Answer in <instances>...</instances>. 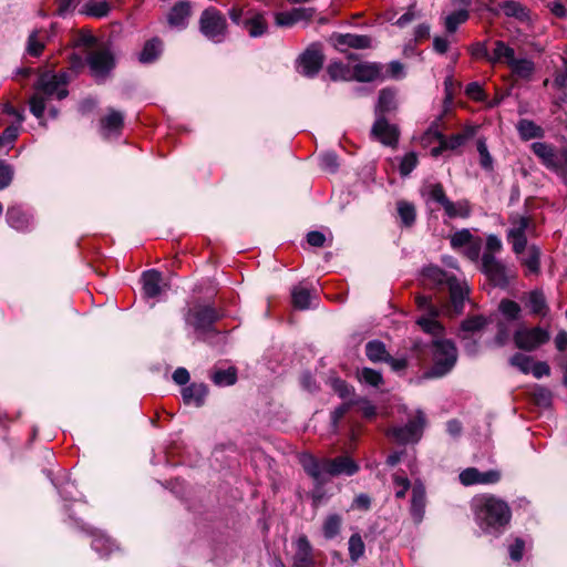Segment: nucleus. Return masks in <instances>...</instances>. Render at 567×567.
Masks as SVG:
<instances>
[{
  "label": "nucleus",
  "mask_w": 567,
  "mask_h": 567,
  "mask_svg": "<svg viewBox=\"0 0 567 567\" xmlns=\"http://www.w3.org/2000/svg\"><path fill=\"white\" fill-rule=\"evenodd\" d=\"M425 504V493L422 486H414L412 494L411 513L417 520L422 518Z\"/></svg>",
  "instance_id": "nucleus-40"
},
{
  "label": "nucleus",
  "mask_w": 567,
  "mask_h": 567,
  "mask_svg": "<svg viewBox=\"0 0 567 567\" xmlns=\"http://www.w3.org/2000/svg\"><path fill=\"white\" fill-rule=\"evenodd\" d=\"M315 10L312 8H293L289 11L277 12L275 14L276 25L289 28L300 21H309L312 19Z\"/></svg>",
  "instance_id": "nucleus-17"
},
{
  "label": "nucleus",
  "mask_w": 567,
  "mask_h": 567,
  "mask_svg": "<svg viewBox=\"0 0 567 567\" xmlns=\"http://www.w3.org/2000/svg\"><path fill=\"white\" fill-rule=\"evenodd\" d=\"M243 25L252 38L265 34L268 29L266 16L260 12H249L243 21Z\"/></svg>",
  "instance_id": "nucleus-25"
},
{
  "label": "nucleus",
  "mask_w": 567,
  "mask_h": 567,
  "mask_svg": "<svg viewBox=\"0 0 567 567\" xmlns=\"http://www.w3.org/2000/svg\"><path fill=\"white\" fill-rule=\"evenodd\" d=\"M457 360V351L449 340L433 341V367L429 377H443L452 370Z\"/></svg>",
  "instance_id": "nucleus-6"
},
{
  "label": "nucleus",
  "mask_w": 567,
  "mask_h": 567,
  "mask_svg": "<svg viewBox=\"0 0 567 567\" xmlns=\"http://www.w3.org/2000/svg\"><path fill=\"white\" fill-rule=\"evenodd\" d=\"M430 197L434 202L439 203L442 207H444L446 202H449V198L446 197L444 189L440 184L430 186Z\"/></svg>",
  "instance_id": "nucleus-61"
},
{
  "label": "nucleus",
  "mask_w": 567,
  "mask_h": 567,
  "mask_svg": "<svg viewBox=\"0 0 567 567\" xmlns=\"http://www.w3.org/2000/svg\"><path fill=\"white\" fill-rule=\"evenodd\" d=\"M7 223L16 230H28L32 224V217L19 206H11L7 210Z\"/></svg>",
  "instance_id": "nucleus-23"
},
{
  "label": "nucleus",
  "mask_w": 567,
  "mask_h": 567,
  "mask_svg": "<svg viewBox=\"0 0 567 567\" xmlns=\"http://www.w3.org/2000/svg\"><path fill=\"white\" fill-rule=\"evenodd\" d=\"M48 38V32L45 30H35L32 32L28 40V53L38 56L43 48H44V41Z\"/></svg>",
  "instance_id": "nucleus-36"
},
{
  "label": "nucleus",
  "mask_w": 567,
  "mask_h": 567,
  "mask_svg": "<svg viewBox=\"0 0 567 567\" xmlns=\"http://www.w3.org/2000/svg\"><path fill=\"white\" fill-rule=\"evenodd\" d=\"M477 151L480 154V163L481 166L485 169H492L493 167V159L492 156L487 150L486 143L484 141L477 142Z\"/></svg>",
  "instance_id": "nucleus-55"
},
{
  "label": "nucleus",
  "mask_w": 567,
  "mask_h": 567,
  "mask_svg": "<svg viewBox=\"0 0 567 567\" xmlns=\"http://www.w3.org/2000/svg\"><path fill=\"white\" fill-rule=\"evenodd\" d=\"M472 509L480 528L489 535L498 536L511 522L508 504L493 495H482L473 499Z\"/></svg>",
  "instance_id": "nucleus-2"
},
{
  "label": "nucleus",
  "mask_w": 567,
  "mask_h": 567,
  "mask_svg": "<svg viewBox=\"0 0 567 567\" xmlns=\"http://www.w3.org/2000/svg\"><path fill=\"white\" fill-rule=\"evenodd\" d=\"M421 284L424 288L430 289L447 288L450 292L451 306L443 309H439L433 305L430 297L417 296L415 298L417 308L424 311V315L417 319V324L426 333L436 337L443 332V327L436 318L441 311H446L450 316L462 312L465 299L468 295V288L465 280L450 277L436 266H429L422 270Z\"/></svg>",
  "instance_id": "nucleus-1"
},
{
  "label": "nucleus",
  "mask_w": 567,
  "mask_h": 567,
  "mask_svg": "<svg viewBox=\"0 0 567 567\" xmlns=\"http://www.w3.org/2000/svg\"><path fill=\"white\" fill-rule=\"evenodd\" d=\"M396 109V93L391 89H383L379 93L375 106V116H384L385 113Z\"/></svg>",
  "instance_id": "nucleus-29"
},
{
  "label": "nucleus",
  "mask_w": 567,
  "mask_h": 567,
  "mask_svg": "<svg viewBox=\"0 0 567 567\" xmlns=\"http://www.w3.org/2000/svg\"><path fill=\"white\" fill-rule=\"evenodd\" d=\"M123 127V115L122 113L111 110L102 120H101V134L105 138H110L112 136H117Z\"/></svg>",
  "instance_id": "nucleus-22"
},
{
  "label": "nucleus",
  "mask_w": 567,
  "mask_h": 567,
  "mask_svg": "<svg viewBox=\"0 0 567 567\" xmlns=\"http://www.w3.org/2000/svg\"><path fill=\"white\" fill-rule=\"evenodd\" d=\"M533 395L538 405L548 406L551 402V393L545 388L535 389Z\"/></svg>",
  "instance_id": "nucleus-63"
},
{
  "label": "nucleus",
  "mask_w": 567,
  "mask_h": 567,
  "mask_svg": "<svg viewBox=\"0 0 567 567\" xmlns=\"http://www.w3.org/2000/svg\"><path fill=\"white\" fill-rule=\"evenodd\" d=\"M348 549L352 561H358L363 556L365 546L360 534H353L350 536Z\"/></svg>",
  "instance_id": "nucleus-41"
},
{
  "label": "nucleus",
  "mask_w": 567,
  "mask_h": 567,
  "mask_svg": "<svg viewBox=\"0 0 567 567\" xmlns=\"http://www.w3.org/2000/svg\"><path fill=\"white\" fill-rule=\"evenodd\" d=\"M516 128L522 140L528 141L533 138H540L544 136V130L535 122L523 118L518 121Z\"/></svg>",
  "instance_id": "nucleus-30"
},
{
  "label": "nucleus",
  "mask_w": 567,
  "mask_h": 567,
  "mask_svg": "<svg viewBox=\"0 0 567 567\" xmlns=\"http://www.w3.org/2000/svg\"><path fill=\"white\" fill-rule=\"evenodd\" d=\"M417 165V156L415 153L410 152L405 154L400 161V174L408 176Z\"/></svg>",
  "instance_id": "nucleus-51"
},
{
  "label": "nucleus",
  "mask_w": 567,
  "mask_h": 567,
  "mask_svg": "<svg viewBox=\"0 0 567 567\" xmlns=\"http://www.w3.org/2000/svg\"><path fill=\"white\" fill-rule=\"evenodd\" d=\"M69 76L65 72H44L38 81L35 92L30 99V111L42 118L48 100H62L68 95Z\"/></svg>",
  "instance_id": "nucleus-4"
},
{
  "label": "nucleus",
  "mask_w": 567,
  "mask_h": 567,
  "mask_svg": "<svg viewBox=\"0 0 567 567\" xmlns=\"http://www.w3.org/2000/svg\"><path fill=\"white\" fill-rule=\"evenodd\" d=\"M207 393V386L203 383H193L182 390L184 403L197 408L204 404Z\"/></svg>",
  "instance_id": "nucleus-24"
},
{
  "label": "nucleus",
  "mask_w": 567,
  "mask_h": 567,
  "mask_svg": "<svg viewBox=\"0 0 567 567\" xmlns=\"http://www.w3.org/2000/svg\"><path fill=\"white\" fill-rule=\"evenodd\" d=\"M514 75L520 79H529L535 71V63L529 59H516L509 65Z\"/></svg>",
  "instance_id": "nucleus-33"
},
{
  "label": "nucleus",
  "mask_w": 567,
  "mask_h": 567,
  "mask_svg": "<svg viewBox=\"0 0 567 567\" xmlns=\"http://www.w3.org/2000/svg\"><path fill=\"white\" fill-rule=\"evenodd\" d=\"M199 30L209 41L221 43L226 40L228 34L227 20L220 11L214 7H209L202 12Z\"/></svg>",
  "instance_id": "nucleus-5"
},
{
  "label": "nucleus",
  "mask_w": 567,
  "mask_h": 567,
  "mask_svg": "<svg viewBox=\"0 0 567 567\" xmlns=\"http://www.w3.org/2000/svg\"><path fill=\"white\" fill-rule=\"evenodd\" d=\"M398 213L404 226H411L415 220V208L406 202L398 203Z\"/></svg>",
  "instance_id": "nucleus-46"
},
{
  "label": "nucleus",
  "mask_w": 567,
  "mask_h": 567,
  "mask_svg": "<svg viewBox=\"0 0 567 567\" xmlns=\"http://www.w3.org/2000/svg\"><path fill=\"white\" fill-rule=\"evenodd\" d=\"M331 386L341 399L349 401L352 400L351 398L354 394V390L346 381L338 378L332 379Z\"/></svg>",
  "instance_id": "nucleus-48"
},
{
  "label": "nucleus",
  "mask_w": 567,
  "mask_h": 567,
  "mask_svg": "<svg viewBox=\"0 0 567 567\" xmlns=\"http://www.w3.org/2000/svg\"><path fill=\"white\" fill-rule=\"evenodd\" d=\"M162 41L157 38H154L147 41L140 53L138 60L142 63H152L154 62L162 52Z\"/></svg>",
  "instance_id": "nucleus-32"
},
{
  "label": "nucleus",
  "mask_w": 567,
  "mask_h": 567,
  "mask_svg": "<svg viewBox=\"0 0 567 567\" xmlns=\"http://www.w3.org/2000/svg\"><path fill=\"white\" fill-rule=\"evenodd\" d=\"M393 482L395 485V496L398 498H403L406 494V491L410 487V481L404 476L395 474L393 477Z\"/></svg>",
  "instance_id": "nucleus-58"
},
{
  "label": "nucleus",
  "mask_w": 567,
  "mask_h": 567,
  "mask_svg": "<svg viewBox=\"0 0 567 567\" xmlns=\"http://www.w3.org/2000/svg\"><path fill=\"white\" fill-rule=\"evenodd\" d=\"M549 341V333L540 327L519 328L514 333V342L517 348L533 351Z\"/></svg>",
  "instance_id": "nucleus-10"
},
{
  "label": "nucleus",
  "mask_w": 567,
  "mask_h": 567,
  "mask_svg": "<svg viewBox=\"0 0 567 567\" xmlns=\"http://www.w3.org/2000/svg\"><path fill=\"white\" fill-rule=\"evenodd\" d=\"M292 303L298 309H308L311 303V293L308 288L302 285L293 287L291 291Z\"/></svg>",
  "instance_id": "nucleus-37"
},
{
  "label": "nucleus",
  "mask_w": 567,
  "mask_h": 567,
  "mask_svg": "<svg viewBox=\"0 0 567 567\" xmlns=\"http://www.w3.org/2000/svg\"><path fill=\"white\" fill-rule=\"evenodd\" d=\"M220 315L216 309L208 306H197L189 309L185 320L186 323L194 328L198 337H203L213 329L215 321L219 319Z\"/></svg>",
  "instance_id": "nucleus-8"
},
{
  "label": "nucleus",
  "mask_w": 567,
  "mask_h": 567,
  "mask_svg": "<svg viewBox=\"0 0 567 567\" xmlns=\"http://www.w3.org/2000/svg\"><path fill=\"white\" fill-rule=\"evenodd\" d=\"M468 17L470 13L465 9H461L450 13L445 18V29L451 33L455 32L460 24L467 21Z\"/></svg>",
  "instance_id": "nucleus-42"
},
{
  "label": "nucleus",
  "mask_w": 567,
  "mask_h": 567,
  "mask_svg": "<svg viewBox=\"0 0 567 567\" xmlns=\"http://www.w3.org/2000/svg\"><path fill=\"white\" fill-rule=\"evenodd\" d=\"M443 208L450 218H466L471 213L470 204L467 200H458L454 203L449 199Z\"/></svg>",
  "instance_id": "nucleus-35"
},
{
  "label": "nucleus",
  "mask_w": 567,
  "mask_h": 567,
  "mask_svg": "<svg viewBox=\"0 0 567 567\" xmlns=\"http://www.w3.org/2000/svg\"><path fill=\"white\" fill-rule=\"evenodd\" d=\"M333 47L339 51H346L348 48L369 49L372 48V39L369 35L352 33H336L330 38Z\"/></svg>",
  "instance_id": "nucleus-14"
},
{
  "label": "nucleus",
  "mask_w": 567,
  "mask_h": 567,
  "mask_svg": "<svg viewBox=\"0 0 567 567\" xmlns=\"http://www.w3.org/2000/svg\"><path fill=\"white\" fill-rule=\"evenodd\" d=\"M143 291L147 298H155L163 291L162 275L157 270H147L143 274Z\"/></svg>",
  "instance_id": "nucleus-26"
},
{
  "label": "nucleus",
  "mask_w": 567,
  "mask_h": 567,
  "mask_svg": "<svg viewBox=\"0 0 567 567\" xmlns=\"http://www.w3.org/2000/svg\"><path fill=\"white\" fill-rule=\"evenodd\" d=\"M190 14V3L186 0H181L169 10L167 14V22L171 28L182 30L187 27Z\"/></svg>",
  "instance_id": "nucleus-18"
},
{
  "label": "nucleus",
  "mask_w": 567,
  "mask_h": 567,
  "mask_svg": "<svg viewBox=\"0 0 567 567\" xmlns=\"http://www.w3.org/2000/svg\"><path fill=\"white\" fill-rule=\"evenodd\" d=\"M87 64L92 75L99 80L104 79L115 65L110 49L105 47L92 50L87 56Z\"/></svg>",
  "instance_id": "nucleus-12"
},
{
  "label": "nucleus",
  "mask_w": 567,
  "mask_h": 567,
  "mask_svg": "<svg viewBox=\"0 0 567 567\" xmlns=\"http://www.w3.org/2000/svg\"><path fill=\"white\" fill-rule=\"evenodd\" d=\"M365 354L373 362L385 361L389 357L384 343L378 340L367 343Z\"/></svg>",
  "instance_id": "nucleus-39"
},
{
  "label": "nucleus",
  "mask_w": 567,
  "mask_h": 567,
  "mask_svg": "<svg viewBox=\"0 0 567 567\" xmlns=\"http://www.w3.org/2000/svg\"><path fill=\"white\" fill-rule=\"evenodd\" d=\"M300 463L306 473L311 476L318 485H323L328 476H352L358 473L359 464L348 455L337 456L334 458H317L311 454H303Z\"/></svg>",
  "instance_id": "nucleus-3"
},
{
  "label": "nucleus",
  "mask_w": 567,
  "mask_h": 567,
  "mask_svg": "<svg viewBox=\"0 0 567 567\" xmlns=\"http://www.w3.org/2000/svg\"><path fill=\"white\" fill-rule=\"evenodd\" d=\"M482 270L495 284H501L506 279L505 266L489 252H484L482 256Z\"/></svg>",
  "instance_id": "nucleus-20"
},
{
  "label": "nucleus",
  "mask_w": 567,
  "mask_h": 567,
  "mask_svg": "<svg viewBox=\"0 0 567 567\" xmlns=\"http://www.w3.org/2000/svg\"><path fill=\"white\" fill-rule=\"evenodd\" d=\"M425 416L417 411L414 419L410 420L404 426H396L388 431V436L400 444L415 443L423 433Z\"/></svg>",
  "instance_id": "nucleus-9"
},
{
  "label": "nucleus",
  "mask_w": 567,
  "mask_h": 567,
  "mask_svg": "<svg viewBox=\"0 0 567 567\" xmlns=\"http://www.w3.org/2000/svg\"><path fill=\"white\" fill-rule=\"evenodd\" d=\"M371 505V498L367 494H359L351 504V509L368 511Z\"/></svg>",
  "instance_id": "nucleus-64"
},
{
  "label": "nucleus",
  "mask_w": 567,
  "mask_h": 567,
  "mask_svg": "<svg viewBox=\"0 0 567 567\" xmlns=\"http://www.w3.org/2000/svg\"><path fill=\"white\" fill-rule=\"evenodd\" d=\"M212 379L215 384L225 386V385L234 384L237 380V375H236V371L234 369L229 368L227 370L216 371L213 374Z\"/></svg>",
  "instance_id": "nucleus-47"
},
{
  "label": "nucleus",
  "mask_w": 567,
  "mask_h": 567,
  "mask_svg": "<svg viewBox=\"0 0 567 567\" xmlns=\"http://www.w3.org/2000/svg\"><path fill=\"white\" fill-rule=\"evenodd\" d=\"M404 75H405L404 65L399 61H392L388 65L386 73L381 74V79L383 80V79L390 78V79L400 80V79H403Z\"/></svg>",
  "instance_id": "nucleus-54"
},
{
  "label": "nucleus",
  "mask_w": 567,
  "mask_h": 567,
  "mask_svg": "<svg viewBox=\"0 0 567 567\" xmlns=\"http://www.w3.org/2000/svg\"><path fill=\"white\" fill-rule=\"evenodd\" d=\"M507 239L516 255L524 252L527 245V235L534 231V224L527 216L514 215L509 219Z\"/></svg>",
  "instance_id": "nucleus-7"
},
{
  "label": "nucleus",
  "mask_w": 567,
  "mask_h": 567,
  "mask_svg": "<svg viewBox=\"0 0 567 567\" xmlns=\"http://www.w3.org/2000/svg\"><path fill=\"white\" fill-rule=\"evenodd\" d=\"M509 362L513 367L517 368L523 373L527 374L530 371L533 360L530 357L522 354V353H515Z\"/></svg>",
  "instance_id": "nucleus-50"
},
{
  "label": "nucleus",
  "mask_w": 567,
  "mask_h": 567,
  "mask_svg": "<svg viewBox=\"0 0 567 567\" xmlns=\"http://www.w3.org/2000/svg\"><path fill=\"white\" fill-rule=\"evenodd\" d=\"M528 307L535 315L544 316L547 311L545 297L542 291L535 290L529 293Z\"/></svg>",
  "instance_id": "nucleus-44"
},
{
  "label": "nucleus",
  "mask_w": 567,
  "mask_h": 567,
  "mask_svg": "<svg viewBox=\"0 0 567 567\" xmlns=\"http://www.w3.org/2000/svg\"><path fill=\"white\" fill-rule=\"evenodd\" d=\"M22 122H13L2 133V144L12 143L17 140Z\"/></svg>",
  "instance_id": "nucleus-57"
},
{
  "label": "nucleus",
  "mask_w": 567,
  "mask_h": 567,
  "mask_svg": "<svg viewBox=\"0 0 567 567\" xmlns=\"http://www.w3.org/2000/svg\"><path fill=\"white\" fill-rule=\"evenodd\" d=\"M530 148L547 169L557 174L564 172L561 151L558 152L553 144L546 142H534L530 145Z\"/></svg>",
  "instance_id": "nucleus-11"
},
{
  "label": "nucleus",
  "mask_w": 567,
  "mask_h": 567,
  "mask_svg": "<svg viewBox=\"0 0 567 567\" xmlns=\"http://www.w3.org/2000/svg\"><path fill=\"white\" fill-rule=\"evenodd\" d=\"M81 12L86 16L102 18L110 12V4L105 0H91L84 4Z\"/></svg>",
  "instance_id": "nucleus-38"
},
{
  "label": "nucleus",
  "mask_w": 567,
  "mask_h": 567,
  "mask_svg": "<svg viewBox=\"0 0 567 567\" xmlns=\"http://www.w3.org/2000/svg\"><path fill=\"white\" fill-rule=\"evenodd\" d=\"M338 165V157L332 152L323 154L320 158V166L326 171L334 172Z\"/></svg>",
  "instance_id": "nucleus-62"
},
{
  "label": "nucleus",
  "mask_w": 567,
  "mask_h": 567,
  "mask_svg": "<svg viewBox=\"0 0 567 567\" xmlns=\"http://www.w3.org/2000/svg\"><path fill=\"white\" fill-rule=\"evenodd\" d=\"M353 66L344 64L342 62H331L327 72L333 81H351L353 80L352 74Z\"/></svg>",
  "instance_id": "nucleus-31"
},
{
  "label": "nucleus",
  "mask_w": 567,
  "mask_h": 567,
  "mask_svg": "<svg viewBox=\"0 0 567 567\" xmlns=\"http://www.w3.org/2000/svg\"><path fill=\"white\" fill-rule=\"evenodd\" d=\"M371 133L375 140L386 146H394L399 140V130L390 124L384 116H379L372 126Z\"/></svg>",
  "instance_id": "nucleus-16"
},
{
  "label": "nucleus",
  "mask_w": 567,
  "mask_h": 567,
  "mask_svg": "<svg viewBox=\"0 0 567 567\" xmlns=\"http://www.w3.org/2000/svg\"><path fill=\"white\" fill-rule=\"evenodd\" d=\"M296 551L292 557V567H315L312 547L308 538L302 535L295 542Z\"/></svg>",
  "instance_id": "nucleus-19"
},
{
  "label": "nucleus",
  "mask_w": 567,
  "mask_h": 567,
  "mask_svg": "<svg viewBox=\"0 0 567 567\" xmlns=\"http://www.w3.org/2000/svg\"><path fill=\"white\" fill-rule=\"evenodd\" d=\"M92 547L96 553L101 555H107L113 551L115 545L107 536L99 533L92 540Z\"/></svg>",
  "instance_id": "nucleus-45"
},
{
  "label": "nucleus",
  "mask_w": 567,
  "mask_h": 567,
  "mask_svg": "<svg viewBox=\"0 0 567 567\" xmlns=\"http://www.w3.org/2000/svg\"><path fill=\"white\" fill-rule=\"evenodd\" d=\"M514 60L515 51L512 47L501 40L494 42L489 63H505L509 66Z\"/></svg>",
  "instance_id": "nucleus-27"
},
{
  "label": "nucleus",
  "mask_w": 567,
  "mask_h": 567,
  "mask_svg": "<svg viewBox=\"0 0 567 567\" xmlns=\"http://www.w3.org/2000/svg\"><path fill=\"white\" fill-rule=\"evenodd\" d=\"M353 405H359L362 415L367 419H372L377 414L375 406L367 399L353 400Z\"/></svg>",
  "instance_id": "nucleus-59"
},
{
  "label": "nucleus",
  "mask_w": 567,
  "mask_h": 567,
  "mask_svg": "<svg viewBox=\"0 0 567 567\" xmlns=\"http://www.w3.org/2000/svg\"><path fill=\"white\" fill-rule=\"evenodd\" d=\"M323 63V54L320 49L312 45L307 49L298 60V70L306 76L316 75Z\"/></svg>",
  "instance_id": "nucleus-15"
},
{
  "label": "nucleus",
  "mask_w": 567,
  "mask_h": 567,
  "mask_svg": "<svg viewBox=\"0 0 567 567\" xmlns=\"http://www.w3.org/2000/svg\"><path fill=\"white\" fill-rule=\"evenodd\" d=\"M465 256L473 260L477 261L480 258L481 249H482V239L476 237L472 243H470L464 248Z\"/></svg>",
  "instance_id": "nucleus-56"
},
{
  "label": "nucleus",
  "mask_w": 567,
  "mask_h": 567,
  "mask_svg": "<svg viewBox=\"0 0 567 567\" xmlns=\"http://www.w3.org/2000/svg\"><path fill=\"white\" fill-rule=\"evenodd\" d=\"M383 65L377 62H362L353 65V80L371 82L381 79Z\"/></svg>",
  "instance_id": "nucleus-21"
},
{
  "label": "nucleus",
  "mask_w": 567,
  "mask_h": 567,
  "mask_svg": "<svg viewBox=\"0 0 567 567\" xmlns=\"http://www.w3.org/2000/svg\"><path fill=\"white\" fill-rule=\"evenodd\" d=\"M486 324V319L482 316H474L467 318L462 323V330L465 332H477L481 331Z\"/></svg>",
  "instance_id": "nucleus-52"
},
{
  "label": "nucleus",
  "mask_w": 567,
  "mask_h": 567,
  "mask_svg": "<svg viewBox=\"0 0 567 567\" xmlns=\"http://www.w3.org/2000/svg\"><path fill=\"white\" fill-rule=\"evenodd\" d=\"M342 518L338 514H330L326 517L322 524L323 536L327 539L337 537L341 530Z\"/></svg>",
  "instance_id": "nucleus-34"
},
{
  "label": "nucleus",
  "mask_w": 567,
  "mask_h": 567,
  "mask_svg": "<svg viewBox=\"0 0 567 567\" xmlns=\"http://www.w3.org/2000/svg\"><path fill=\"white\" fill-rule=\"evenodd\" d=\"M358 379L360 382L374 388H378L383 383L382 374L379 371L370 368H363L360 370L358 372Z\"/></svg>",
  "instance_id": "nucleus-43"
},
{
  "label": "nucleus",
  "mask_w": 567,
  "mask_h": 567,
  "mask_svg": "<svg viewBox=\"0 0 567 567\" xmlns=\"http://www.w3.org/2000/svg\"><path fill=\"white\" fill-rule=\"evenodd\" d=\"M458 478L464 486L489 485L501 480V473L496 470L481 472L476 467H467L460 473Z\"/></svg>",
  "instance_id": "nucleus-13"
},
{
  "label": "nucleus",
  "mask_w": 567,
  "mask_h": 567,
  "mask_svg": "<svg viewBox=\"0 0 567 567\" xmlns=\"http://www.w3.org/2000/svg\"><path fill=\"white\" fill-rule=\"evenodd\" d=\"M520 256V262L526 268L527 274H538L540 266V249L535 246H526Z\"/></svg>",
  "instance_id": "nucleus-28"
},
{
  "label": "nucleus",
  "mask_w": 567,
  "mask_h": 567,
  "mask_svg": "<svg viewBox=\"0 0 567 567\" xmlns=\"http://www.w3.org/2000/svg\"><path fill=\"white\" fill-rule=\"evenodd\" d=\"M501 312L508 319H516L520 312V307L512 300H502L499 303Z\"/></svg>",
  "instance_id": "nucleus-53"
},
{
  "label": "nucleus",
  "mask_w": 567,
  "mask_h": 567,
  "mask_svg": "<svg viewBox=\"0 0 567 567\" xmlns=\"http://www.w3.org/2000/svg\"><path fill=\"white\" fill-rule=\"evenodd\" d=\"M476 237H474L470 230L462 229L460 231L454 233L451 236V246L453 248H464L470 243H472Z\"/></svg>",
  "instance_id": "nucleus-49"
},
{
  "label": "nucleus",
  "mask_w": 567,
  "mask_h": 567,
  "mask_svg": "<svg viewBox=\"0 0 567 567\" xmlns=\"http://www.w3.org/2000/svg\"><path fill=\"white\" fill-rule=\"evenodd\" d=\"M12 177V167L3 162H0V190L10 185Z\"/></svg>",
  "instance_id": "nucleus-60"
}]
</instances>
